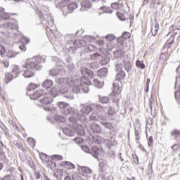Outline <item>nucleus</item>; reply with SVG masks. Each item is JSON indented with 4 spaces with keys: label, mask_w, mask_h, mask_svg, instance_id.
Wrapping results in <instances>:
<instances>
[{
    "label": "nucleus",
    "mask_w": 180,
    "mask_h": 180,
    "mask_svg": "<svg viewBox=\"0 0 180 180\" xmlns=\"http://www.w3.org/2000/svg\"><path fill=\"white\" fill-rule=\"evenodd\" d=\"M82 72L81 81L80 84L81 89L87 94L89 92V85H91L92 83L89 81L90 78H92L93 72L90 70L86 69V68H82L80 69Z\"/></svg>",
    "instance_id": "f257e3e1"
},
{
    "label": "nucleus",
    "mask_w": 180,
    "mask_h": 180,
    "mask_svg": "<svg viewBox=\"0 0 180 180\" xmlns=\"http://www.w3.org/2000/svg\"><path fill=\"white\" fill-rule=\"evenodd\" d=\"M41 63H46V58L40 56H35L32 58H29L25 63V68L40 71V70L43 68V66L40 65Z\"/></svg>",
    "instance_id": "f03ea898"
},
{
    "label": "nucleus",
    "mask_w": 180,
    "mask_h": 180,
    "mask_svg": "<svg viewBox=\"0 0 180 180\" xmlns=\"http://www.w3.org/2000/svg\"><path fill=\"white\" fill-rule=\"evenodd\" d=\"M105 112L102 110V108H96L91 114L89 115V119L91 122H101V120H105Z\"/></svg>",
    "instance_id": "7ed1b4c3"
},
{
    "label": "nucleus",
    "mask_w": 180,
    "mask_h": 180,
    "mask_svg": "<svg viewBox=\"0 0 180 180\" xmlns=\"http://www.w3.org/2000/svg\"><path fill=\"white\" fill-rule=\"evenodd\" d=\"M40 18L42 20H45L46 22H47L48 25H46V27L48 29H50V27H53V26H54V20H53V17H51V15L49 13V11L41 13Z\"/></svg>",
    "instance_id": "20e7f679"
},
{
    "label": "nucleus",
    "mask_w": 180,
    "mask_h": 180,
    "mask_svg": "<svg viewBox=\"0 0 180 180\" xmlns=\"http://www.w3.org/2000/svg\"><path fill=\"white\" fill-rule=\"evenodd\" d=\"M71 111L72 112L74 116H77V119L84 123V124H88V117H86V114L79 113L77 110L72 109Z\"/></svg>",
    "instance_id": "39448f33"
},
{
    "label": "nucleus",
    "mask_w": 180,
    "mask_h": 180,
    "mask_svg": "<svg viewBox=\"0 0 180 180\" xmlns=\"http://www.w3.org/2000/svg\"><path fill=\"white\" fill-rule=\"evenodd\" d=\"M58 106L60 108V109H65L64 110L62 111V113L63 115H65L66 116L71 114L72 112L71 110L74 108H69L70 104L66 103L65 102L60 101L58 103Z\"/></svg>",
    "instance_id": "423d86ee"
},
{
    "label": "nucleus",
    "mask_w": 180,
    "mask_h": 180,
    "mask_svg": "<svg viewBox=\"0 0 180 180\" xmlns=\"http://www.w3.org/2000/svg\"><path fill=\"white\" fill-rule=\"evenodd\" d=\"M94 109H95V105L92 103L82 105L80 112L83 115H86L88 116V115H89V113L94 110Z\"/></svg>",
    "instance_id": "0eeeda50"
},
{
    "label": "nucleus",
    "mask_w": 180,
    "mask_h": 180,
    "mask_svg": "<svg viewBox=\"0 0 180 180\" xmlns=\"http://www.w3.org/2000/svg\"><path fill=\"white\" fill-rule=\"evenodd\" d=\"M0 27L4 29H7L8 30H18V29H19V24L18 23V21H15L14 23L6 22Z\"/></svg>",
    "instance_id": "6e6552de"
},
{
    "label": "nucleus",
    "mask_w": 180,
    "mask_h": 180,
    "mask_svg": "<svg viewBox=\"0 0 180 180\" xmlns=\"http://www.w3.org/2000/svg\"><path fill=\"white\" fill-rule=\"evenodd\" d=\"M43 98L40 99L41 103L43 105H50L53 102V98H51V95L49 93H44Z\"/></svg>",
    "instance_id": "1a4fd4ad"
},
{
    "label": "nucleus",
    "mask_w": 180,
    "mask_h": 180,
    "mask_svg": "<svg viewBox=\"0 0 180 180\" xmlns=\"http://www.w3.org/2000/svg\"><path fill=\"white\" fill-rule=\"evenodd\" d=\"M65 74L64 70L63 68L59 67L56 69H52L50 70L49 75H52V77H57L58 75H63Z\"/></svg>",
    "instance_id": "9d476101"
},
{
    "label": "nucleus",
    "mask_w": 180,
    "mask_h": 180,
    "mask_svg": "<svg viewBox=\"0 0 180 180\" xmlns=\"http://www.w3.org/2000/svg\"><path fill=\"white\" fill-rule=\"evenodd\" d=\"M115 115H116V109L115 107H110L108 113L105 114V116H107V119H109V120H115Z\"/></svg>",
    "instance_id": "9b49d317"
},
{
    "label": "nucleus",
    "mask_w": 180,
    "mask_h": 180,
    "mask_svg": "<svg viewBox=\"0 0 180 180\" xmlns=\"http://www.w3.org/2000/svg\"><path fill=\"white\" fill-rule=\"evenodd\" d=\"M81 5L82 8H80V11L82 12L86 11V9H91L92 7V4H91V1L89 0H84L82 1Z\"/></svg>",
    "instance_id": "f8f14e48"
},
{
    "label": "nucleus",
    "mask_w": 180,
    "mask_h": 180,
    "mask_svg": "<svg viewBox=\"0 0 180 180\" xmlns=\"http://www.w3.org/2000/svg\"><path fill=\"white\" fill-rule=\"evenodd\" d=\"M150 8L155 9V11L162 9V6H161V0H153L150 4Z\"/></svg>",
    "instance_id": "ddd939ff"
},
{
    "label": "nucleus",
    "mask_w": 180,
    "mask_h": 180,
    "mask_svg": "<svg viewBox=\"0 0 180 180\" xmlns=\"http://www.w3.org/2000/svg\"><path fill=\"white\" fill-rule=\"evenodd\" d=\"M44 95V91L39 89L36 91L32 96H30L31 99H34V101H36V99H39V98H41Z\"/></svg>",
    "instance_id": "4468645a"
},
{
    "label": "nucleus",
    "mask_w": 180,
    "mask_h": 180,
    "mask_svg": "<svg viewBox=\"0 0 180 180\" xmlns=\"http://www.w3.org/2000/svg\"><path fill=\"white\" fill-rule=\"evenodd\" d=\"M91 129L94 131V133H98V134H101V133H102V127H101V125L96 123L91 124Z\"/></svg>",
    "instance_id": "2eb2a0df"
},
{
    "label": "nucleus",
    "mask_w": 180,
    "mask_h": 180,
    "mask_svg": "<svg viewBox=\"0 0 180 180\" xmlns=\"http://www.w3.org/2000/svg\"><path fill=\"white\" fill-rule=\"evenodd\" d=\"M122 92V86H120V84L117 83L113 84V94L115 96H117V95H120Z\"/></svg>",
    "instance_id": "dca6fc26"
},
{
    "label": "nucleus",
    "mask_w": 180,
    "mask_h": 180,
    "mask_svg": "<svg viewBox=\"0 0 180 180\" xmlns=\"http://www.w3.org/2000/svg\"><path fill=\"white\" fill-rule=\"evenodd\" d=\"M18 13H3V14L0 15V18L2 20H8L11 19V16H18Z\"/></svg>",
    "instance_id": "f3484780"
},
{
    "label": "nucleus",
    "mask_w": 180,
    "mask_h": 180,
    "mask_svg": "<svg viewBox=\"0 0 180 180\" xmlns=\"http://www.w3.org/2000/svg\"><path fill=\"white\" fill-rule=\"evenodd\" d=\"M100 123H101L103 127H105L106 129H108L109 130H112L113 129V125H112L110 122H108V116H105V120H101Z\"/></svg>",
    "instance_id": "a211bd4d"
},
{
    "label": "nucleus",
    "mask_w": 180,
    "mask_h": 180,
    "mask_svg": "<svg viewBox=\"0 0 180 180\" xmlns=\"http://www.w3.org/2000/svg\"><path fill=\"white\" fill-rule=\"evenodd\" d=\"M51 86H53V80L51 79H46L42 82V87L45 89H49V88H51Z\"/></svg>",
    "instance_id": "6ab92c4d"
},
{
    "label": "nucleus",
    "mask_w": 180,
    "mask_h": 180,
    "mask_svg": "<svg viewBox=\"0 0 180 180\" xmlns=\"http://www.w3.org/2000/svg\"><path fill=\"white\" fill-rule=\"evenodd\" d=\"M63 131L64 134H65L66 136H68L69 137H73V136L75 135L74 131L68 127L63 128Z\"/></svg>",
    "instance_id": "aec40b11"
},
{
    "label": "nucleus",
    "mask_w": 180,
    "mask_h": 180,
    "mask_svg": "<svg viewBox=\"0 0 180 180\" xmlns=\"http://www.w3.org/2000/svg\"><path fill=\"white\" fill-rule=\"evenodd\" d=\"M17 77H18L17 75H15L13 73H6L5 75V79H6V84H9V82H11V81H12L13 78H16Z\"/></svg>",
    "instance_id": "412c9836"
},
{
    "label": "nucleus",
    "mask_w": 180,
    "mask_h": 180,
    "mask_svg": "<svg viewBox=\"0 0 180 180\" xmlns=\"http://www.w3.org/2000/svg\"><path fill=\"white\" fill-rule=\"evenodd\" d=\"M34 72H33V70H24L23 76L25 78H32V77H34Z\"/></svg>",
    "instance_id": "4be33fe9"
},
{
    "label": "nucleus",
    "mask_w": 180,
    "mask_h": 180,
    "mask_svg": "<svg viewBox=\"0 0 180 180\" xmlns=\"http://www.w3.org/2000/svg\"><path fill=\"white\" fill-rule=\"evenodd\" d=\"M174 40H175V37L171 36L170 38L166 41L165 47L166 49H171V46H172Z\"/></svg>",
    "instance_id": "5701e85b"
},
{
    "label": "nucleus",
    "mask_w": 180,
    "mask_h": 180,
    "mask_svg": "<svg viewBox=\"0 0 180 180\" xmlns=\"http://www.w3.org/2000/svg\"><path fill=\"white\" fill-rule=\"evenodd\" d=\"M98 77H106L108 75V68H103L98 71Z\"/></svg>",
    "instance_id": "b1692460"
},
{
    "label": "nucleus",
    "mask_w": 180,
    "mask_h": 180,
    "mask_svg": "<svg viewBox=\"0 0 180 180\" xmlns=\"http://www.w3.org/2000/svg\"><path fill=\"white\" fill-rule=\"evenodd\" d=\"M91 154L94 158H98V156L99 155V148L97 146L93 147Z\"/></svg>",
    "instance_id": "393cba45"
},
{
    "label": "nucleus",
    "mask_w": 180,
    "mask_h": 180,
    "mask_svg": "<svg viewBox=\"0 0 180 180\" xmlns=\"http://www.w3.org/2000/svg\"><path fill=\"white\" fill-rule=\"evenodd\" d=\"M84 49L87 53H91V52H94V51H96L97 49L96 46H94V45H86L84 46Z\"/></svg>",
    "instance_id": "a878e982"
},
{
    "label": "nucleus",
    "mask_w": 180,
    "mask_h": 180,
    "mask_svg": "<svg viewBox=\"0 0 180 180\" xmlns=\"http://www.w3.org/2000/svg\"><path fill=\"white\" fill-rule=\"evenodd\" d=\"M70 86H72V91L75 94L79 93V91H81V84H69Z\"/></svg>",
    "instance_id": "bb28decb"
},
{
    "label": "nucleus",
    "mask_w": 180,
    "mask_h": 180,
    "mask_svg": "<svg viewBox=\"0 0 180 180\" xmlns=\"http://www.w3.org/2000/svg\"><path fill=\"white\" fill-rule=\"evenodd\" d=\"M56 82H57V84H59V85H62V86H63V85H65V86L68 85V84H67L68 81L67 80V79H65L64 77L56 79Z\"/></svg>",
    "instance_id": "cd10ccee"
},
{
    "label": "nucleus",
    "mask_w": 180,
    "mask_h": 180,
    "mask_svg": "<svg viewBox=\"0 0 180 180\" xmlns=\"http://www.w3.org/2000/svg\"><path fill=\"white\" fill-rule=\"evenodd\" d=\"M124 68L127 71V72L131 71V63L130 61L124 60Z\"/></svg>",
    "instance_id": "c85d7f7f"
},
{
    "label": "nucleus",
    "mask_w": 180,
    "mask_h": 180,
    "mask_svg": "<svg viewBox=\"0 0 180 180\" xmlns=\"http://www.w3.org/2000/svg\"><path fill=\"white\" fill-rule=\"evenodd\" d=\"M17 54H19V52H16L12 49H10L7 53V57H8V58H13L16 56Z\"/></svg>",
    "instance_id": "c756f323"
},
{
    "label": "nucleus",
    "mask_w": 180,
    "mask_h": 180,
    "mask_svg": "<svg viewBox=\"0 0 180 180\" xmlns=\"http://www.w3.org/2000/svg\"><path fill=\"white\" fill-rule=\"evenodd\" d=\"M51 93L53 98H57V96H58V94H59V88L58 87H53L51 89Z\"/></svg>",
    "instance_id": "7c9ffc66"
},
{
    "label": "nucleus",
    "mask_w": 180,
    "mask_h": 180,
    "mask_svg": "<svg viewBox=\"0 0 180 180\" xmlns=\"http://www.w3.org/2000/svg\"><path fill=\"white\" fill-rule=\"evenodd\" d=\"M93 84L96 86L97 88H102L103 86V82L99 81L98 79H94L93 80Z\"/></svg>",
    "instance_id": "2f4dec72"
},
{
    "label": "nucleus",
    "mask_w": 180,
    "mask_h": 180,
    "mask_svg": "<svg viewBox=\"0 0 180 180\" xmlns=\"http://www.w3.org/2000/svg\"><path fill=\"white\" fill-rule=\"evenodd\" d=\"M77 8H78V4L77 3H71L68 6V9L70 12H72V11H75Z\"/></svg>",
    "instance_id": "473e14b6"
},
{
    "label": "nucleus",
    "mask_w": 180,
    "mask_h": 180,
    "mask_svg": "<svg viewBox=\"0 0 180 180\" xmlns=\"http://www.w3.org/2000/svg\"><path fill=\"white\" fill-rule=\"evenodd\" d=\"M124 77H126V73L124 72V71L121 70L120 72L117 73L116 76V79L120 81V79H123Z\"/></svg>",
    "instance_id": "72a5a7b5"
},
{
    "label": "nucleus",
    "mask_w": 180,
    "mask_h": 180,
    "mask_svg": "<svg viewBox=\"0 0 180 180\" xmlns=\"http://www.w3.org/2000/svg\"><path fill=\"white\" fill-rule=\"evenodd\" d=\"M80 169H82V172H84V174H87L89 175L92 174V169H91L89 167L82 166V167H80Z\"/></svg>",
    "instance_id": "f704fd0d"
},
{
    "label": "nucleus",
    "mask_w": 180,
    "mask_h": 180,
    "mask_svg": "<svg viewBox=\"0 0 180 180\" xmlns=\"http://www.w3.org/2000/svg\"><path fill=\"white\" fill-rule=\"evenodd\" d=\"M55 120H57L58 122H60V123H64L65 122V117L64 116L56 115L54 117Z\"/></svg>",
    "instance_id": "c9c22d12"
},
{
    "label": "nucleus",
    "mask_w": 180,
    "mask_h": 180,
    "mask_svg": "<svg viewBox=\"0 0 180 180\" xmlns=\"http://www.w3.org/2000/svg\"><path fill=\"white\" fill-rule=\"evenodd\" d=\"M36 88H39V84H34V83H30V85L27 87V91H34Z\"/></svg>",
    "instance_id": "e433bc0d"
},
{
    "label": "nucleus",
    "mask_w": 180,
    "mask_h": 180,
    "mask_svg": "<svg viewBox=\"0 0 180 180\" xmlns=\"http://www.w3.org/2000/svg\"><path fill=\"white\" fill-rule=\"evenodd\" d=\"M65 168H67V169H74L75 166L72 162H65Z\"/></svg>",
    "instance_id": "4c0bfd02"
},
{
    "label": "nucleus",
    "mask_w": 180,
    "mask_h": 180,
    "mask_svg": "<svg viewBox=\"0 0 180 180\" xmlns=\"http://www.w3.org/2000/svg\"><path fill=\"white\" fill-rule=\"evenodd\" d=\"M111 8H112V9H121V8H123V5H122V4H119V3H112L111 4Z\"/></svg>",
    "instance_id": "58836bf2"
},
{
    "label": "nucleus",
    "mask_w": 180,
    "mask_h": 180,
    "mask_svg": "<svg viewBox=\"0 0 180 180\" xmlns=\"http://www.w3.org/2000/svg\"><path fill=\"white\" fill-rule=\"evenodd\" d=\"M117 16L122 22H124V20H126V15H124V13H123L117 12Z\"/></svg>",
    "instance_id": "ea45409f"
},
{
    "label": "nucleus",
    "mask_w": 180,
    "mask_h": 180,
    "mask_svg": "<svg viewBox=\"0 0 180 180\" xmlns=\"http://www.w3.org/2000/svg\"><path fill=\"white\" fill-rule=\"evenodd\" d=\"M100 10L103 11L104 13H112L113 12V11L110 10V8L107 6H102Z\"/></svg>",
    "instance_id": "a19ab883"
},
{
    "label": "nucleus",
    "mask_w": 180,
    "mask_h": 180,
    "mask_svg": "<svg viewBox=\"0 0 180 180\" xmlns=\"http://www.w3.org/2000/svg\"><path fill=\"white\" fill-rule=\"evenodd\" d=\"M20 41L22 43V44H29V43H30V39L26 37H22L21 39H20Z\"/></svg>",
    "instance_id": "79ce46f5"
},
{
    "label": "nucleus",
    "mask_w": 180,
    "mask_h": 180,
    "mask_svg": "<svg viewBox=\"0 0 180 180\" xmlns=\"http://www.w3.org/2000/svg\"><path fill=\"white\" fill-rule=\"evenodd\" d=\"M99 101L101 103H108L109 102V97L108 96H99Z\"/></svg>",
    "instance_id": "37998d69"
},
{
    "label": "nucleus",
    "mask_w": 180,
    "mask_h": 180,
    "mask_svg": "<svg viewBox=\"0 0 180 180\" xmlns=\"http://www.w3.org/2000/svg\"><path fill=\"white\" fill-rule=\"evenodd\" d=\"M8 36L10 37H13V39H18V38L20 37V34H19L18 32H13V31H12L8 33Z\"/></svg>",
    "instance_id": "c03bdc74"
},
{
    "label": "nucleus",
    "mask_w": 180,
    "mask_h": 180,
    "mask_svg": "<svg viewBox=\"0 0 180 180\" xmlns=\"http://www.w3.org/2000/svg\"><path fill=\"white\" fill-rule=\"evenodd\" d=\"M171 136L172 137H175L174 139L175 140H176V137H178V136H180V130L174 129L172 131Z\"/></svg>",
    "instance_id": "a18cd8bd"
},
{
    "label": "nucleus",
    "mask_w": 180,
    "mask_h": 180,
    "mask_svg": "<svg viewBox=\"0 0 180 180\" xmlns=\"http://www.w3.org/2000/svg\"><path fill=\"white\" fill-rule=\"evenodd\" d=\"M46 165H49L51 169H53V168H56L57 167L56 162H53L52 160H49L48 162H46Z\"/></svg>",
    "instance_id": "49530a36"
},
{
    "label": "nucleus",
    "mask_w": 180,
    "mask_h": 180,
    "mask_svg": "<svg viewBox=\"0 0 180 180\" xmlns=\"http://www.w3.org/2000/svg\"><path fill=\"white\" fill-rule=\"evenodd\" d=\"M136 65L138 68H141V70H144V68H146V65H144V63H143V61H136Z\"/></svg>",
    "instance_id": "de8ad7c7"
},
{
    "label": "nucleus",
    "mask_w": 180,
    "mask_h": 180,
    "mask_svg": "<svg viewBox=\"0 0 180 180\" xmlns=\"http://www.w3.org/2000/svg\"><path fill=\"white\" fill-rule=\"evenodd\" d=\"M81 148L84 153H86V154L91 153V148H89V146L86 145H84V146H82Z\"/></svg>",
    "instance_id": "09e8293b"
},
{
    "label": "nucleus",
    "mask_w": 180,
    "mask_h": 180,
    "mask_svg": "<svg viewBox=\"0 0 180 180\" xmlns=\"http://www.w3.org/2000/svg\"><path fill=\"white\" fill-rule=\"evenodd\" d=\"M60 94H67L68 92V88H67V85H63L60 87Z\"/></svg>",
    "instance_id": "8fccbe9b"
},
{
    "label": "nucleus",
    "mask_w": 180,
    "mask_h": 180,
    "mask_svg": "<svg viewBox=\"0 0 180 180\" xmlns=\"http://www.w3.org/2000/svg\"><path fill=\"white\" fill-rule=\"evenodd\" d=\"M89 67L93 70H96L97 68H99V64H98L97 62H92L89 64Z\"/></svg>",
    "instance_id": "3c124183"
},
{
    "label": "nucleus",
    "mask_w": 180,
    "mask_h": 180,
    "mask_svg": "<svg viewBox=\"0 0 180 180\" xmlns=\"http://www.w3.org/2000/svg\"><path fill=\"white\" fill-rule=\"evenodd\" d=\"M110 61V59L108 57H105L101 60V65H106L107 64H109Z\"/></svg>",
    "instance_id": "603ef678"
},
{
    "label": "nucleus",
    "mask_w": 180,
    "mask_h": 180,
    "mask_svg": "<svg viewBox=\"0 0 180 180\" xmlns=\"http://www.w3.org/2000/svg\"><path fill=\"white\" fill-rule=\"evenodd\" d=\"M63 156L60 155H51V160H58L59 161H63Z\"/></svg>",
    "instance_id": "864d4df0"
},
{
    "label": "nucleus",
    "mask_w": 180,
    "mask_h": 180,
    "mask_svg": "<svg viewBox=\"0 0 180 180\" xmlns=\"http://www.w3.org/2000/svg\"><path fill=\"white\" fill-rule=\"evenodd\" d=\"M14 146H16L20 150H23V144L22 143L18 142V141H13Z\"/></svg>",
    "instance_id": "5fc2aeb1"
},
{
    "label": "nucleus",
    "mask_w": 180,
    "mask_h": 180,
    "mask_svg": "<svg viewBox=\"0 0 180 180\" xmlns=\"http://www.w3.org/2000/svg\"><path fill=\"white\" fill-rule=\"evenodd\" d=\"M107 143L108 147H112V146H115V139H113V138L111 137V139L108 140L107 141Z\"/></svg>",
    "instance_id": "6e6d98bb"
},
{
    "label": "nucleus",
    "mask_w": 180,
    "mask_h": 180,
    "mask_svg": "<svg viewBox=\"0 0 180 180\" xmlns=\"http://www.w3.org/2000/svg\"><path fill=\"white\" fill-rule=\"evenodd\" d=\"M11 74H15V75H16L17 74H19V68L18 66H14L13 70H12V72Z\"/></svg>",
    "instance_id": "4d7b16f0"
},
{
    "label": "nucleus",
    "mask_w": 180,
    "mask_h": 180,
    "mask_svg": "<svg viewBox=\"0 0 180 180\" xmlns=\"http://www.w3.org/2000/svg\"><path fill=\"white\" fill-rule=\"evenodd\" d=\"M75 141L77 144H82V143H84V139L80 137H77L75 139Z\"/></svg>",
    "instance_id": "13d9d810"
},
{
    "label": "nucleus",
    "mask_w": 180,
    "mask_h": 180,
    "mask_svg": "<svg viewBox=\"0 0 180 180\" xmlns=\"http://www.w3.org/2000/svg\"><path fill=\"white\" fill-rule=\"evenodd\" d=\"M6 51L5 47L0 44V56H1V57L4 56V54H5Z\"/></svg>",
    "instance_id": "bf43d9fd"
},
{
    "label": "nucleus",
    "mask_w": 180,
    "mask_h": 180,
    "mask_svg": "<svg viewBox=\"0 0 180 180\" xmlns=\"http://www.w3.org/2000/svg\"><path fill=\"white\" fill-rule=\"evenodd\" d=\"M105 39L109 41H112V40H115V35L113 34H108L105 37Z\"/></svg>",
    "instance_id": "052dcab7"
},
{
    "label": "nucleus",
    "mask_w": 180,
    "mask_h": 180,
    "mask_svg": "<svg viewBox=\"0 0 180 180\" xmlns=\"http://www.w3.org/2000/svg\"><path fill=\"white\" fill-rule=\"evenodd\" d=\"M78 120V117H69V121L72 123H77V121Z\"/></svg>",
    "instance_id": "680f3d73"
},
{
    "label": "nucleus",
    "mask_w": 180,
    "mask_h": 180,
    "mask_svg": "<svg viewBox=\"0 0 180 180\" xmlns=\"http://www.w3.org/2000/svg\"><path fill=\"white\" fill-rule=\"evenodd\" d=\"M153 136H150V137H149V139H148V146L149 147L153 146Z\"/></svg>",
    "instance_id": "e2e57ef3"
},
{
    "label": "nucleus",
    "mask_w": 180,
    "mask_h": 180,
    "mask_svg": "<svg viewBox=\"0 0 180 180\" xmlns=\"http://www.w3.org/2000/svg\"><path fill=\"white\" fill-rule=\"evenodd\" d=\"M4 180H16V179H15V177L8 175L4 177Z\"/></svg>",
    "instance_id": "0e129e2a"
},
{
    "label": "nucleus",
    "mask_w": 180,
    "mask_h": 180,
    "mask_svg": "<svg viewBox=\"0 0 180 180\" xmlns=\"http://www.w3.org/2000/svg\"><path fill=\"white\" fill-rule=\"evenodd\" d=\"M122 37L123 39H125L126 40H127V39H130V33L129 32H126L124 34H122Z\"/></svg>",
    "instance_id": "69168bd1"
},
{
    "label": "nucleus",
    "mask_w": 180,
    "mask_h": 180,
    "mask_svg": "<svg viewBox=\"0 0 180 180\" xmlns=\"http://www.w3.org/2000/svg\"><path fill=\"white\" fill-rule=\"evenodd\" d=\"M19 49L20 50H21V51H26V46H25L24 44H22L21 45L19 46Z\"/></svg>",
    "instance_id": "338daca9"
},
{
    "label": "nucleus",
    "mask_w": 180,
    "mask_h": 180,
    "mask_svg": "<svg viewBox=\"0 0 180 180\" xmlns=\"http://www.w3.org/2000/svg\"><path fill=\"white\" fill-rule=\"evenodd\" d=\"M176 99H180V91L174 92Z\"/></svg>",
    "instance_id": "774afa93"
}]
</instances>
